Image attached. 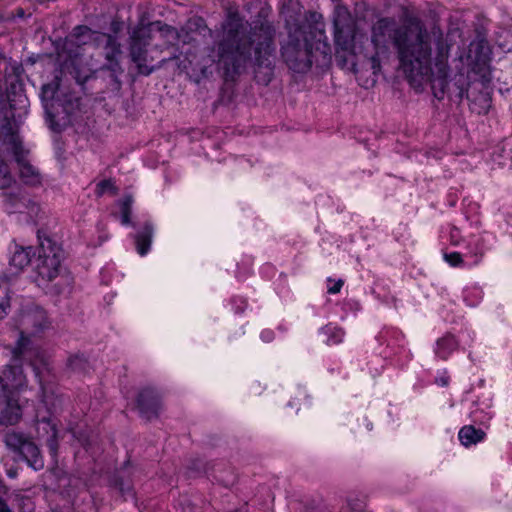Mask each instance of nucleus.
<instances>
[{"mask_svg":"<svg viewBox=\"0 0 512 512\" xmlns=\"http://www.w3.org/2000/svg\"><path fill=\"white\" fill-rule=\"evenodd\" d=\"M154 229L151 223H145L144 227L135 236V243L138 253L145 255L151 246Z\"/></svg>","mask_w":512,"mask_h":512,"instance_id":"6ab92c4d","label":"nucleus"},{"mask_svg":"<svg viewBox=\"0 0 512 512\" xmlns=\"http://www.w3.org/2000/svg\"><path fill=\"white\" fill-rule=\"evenodd\" d=\"M64 109L67 113H71V111L67 107H65Z\"/></svg>","mask_w":512,"mask_h":512,"instance_id":"49530a36","label":"nucleus"},{"mask_svg":"<svg viewBox=\"0 0 512 512\" xmlns=\"http://www.w3.org/2000/svg\"><path fill=\"white\" fill-rule=\"evenodd\" d=\"M59 89V80L57 77L55 79L42 86L41 96L44 101L53 100L57 91Z\"/></svg>","mask_w":512,"mask_h":512,"instance_id":"393cba45","label":"nucleus"},{"mask_svg":"<svg viewBox=\"0 0 512 512\" xmlns=\"http://www.w3.org/2000/svg\"><path fill=\"white\" fill-rule=\"evenodd\" d=\"M22 205L26 207V209L28 210V213L32 217L38 216V213L40 212V206L36 202L27 199L22 202Z\"/></svg>","mask_w":512,"mask_h":512,"instance_id":"7c9ffc66","label":"nucleus"},{"mask_svg":"<svg viewBox=\"0 0 512 512\" xmlns=\"http://www.w3.org/2000/svg\"><path fill=\"white\" fill-rule=\"evenodd\" d=\"M38 361L42 362L40 348L32 347L30 342L25 339L18 341L12 349L11 362L0 374V391L9 395L12 391L21 388L26 382L22 364L29 363L35 367Z\"/></svg>","mask_w":512,"mask_h":512,"instance_id":"7ed1b4c3","label":"nucleus"},{"mask_svg":"<svg viewBox=\"0 0 512 512\" xmlns=\"http://www.w3.org/2000/svg\"><path fill=\"white\" fill-rule=\"evenodd\" d=\"M444 259L451 266H458L463 262L461 254L458 252L446 253V254H444Z\"/></svg>","mask_w":512,"mask_h":512,"instance_id":"2f4dec72","label":"nucleus"},{"mask_svg":"<svg viewBox=\"0 0 512 512\" xmlns=\"http://www.w3.org/2000/svg\"><path fill=\"white\" fill-rule=\"evenodd\" d=\"M61 258L55 255L45 256L37 255L35 260V269L39 277L45 281L54 280L60 273Z\"/></svg>","mask_w":512,"mask_h":512,"instance_id":"9b49d317","label":"nucleus"},{"mask_svg":"<svg viewBox=\"0 0 512 512\" xmlns=\"http://www.w3.org/2000/svg\"><path fill=\"white\" fill-rule=\"evenodd\" d=\"M51 321L44 309L39 306L27 307L21 312L18 318V328L20 329V338L30 342L32 347H37L30 340L29 336L38 335L47 329H50Z\"/></svg>","mask_w":512,"mask_h":512,"instance_id":"6e6552de","label":"nucleus"},{"mask_svg":"<svg viewBox=\"0 0 512 512\" xmlns=\"http://www.w3.org/2000/svg\"><path fill=\"white\" fill-rule=\"evenodd\" d=\"M18 455L35 470H39L44 467V462L38 446L29 439L24 443Z\"/></svg>","mask_w":512,"mask_h":512,"instance_id":"dca6fc26","label":"nucleus"},{"mask_svg":"<svg viewBox=\"0 0 512 512\" xmlns=\"http://www.w3.org/2000/svg\"><path fill=\"white\" fill-rule=\"evenodd\" d=\"M342 285H343V281L338 280L332 287H330L328 289V292L330 294H336V293L340 292Z\"/></svg>","mask_w":512,"mask_h":512,"instance_id":"e433bc0d","label":"nucleus"},{"mask_svg":"<svg viewBox=\"0 0 512 512\" xmlns=\"http://www.w3.org/2000/svg\"><path fill=\"white\" fill-rule=\"evenodd\" d=\"M107 192L111 193L112 195H116L118 192V189L115 186L114 182L110 179L102 180L96 186L97 196H102Z\"/></svg>","mask_w":512,"mask_h":512,"instance_id":"cd10ccee","label":"nucleus"},{"mask_svg":"<svg viewBox=\"0 0 512 512\" xmlns=\"http://www.w3.org/2000/svg\"><path fill=\"white\" fill-rule=\"evenodd\" d=\"M150 38V33L147 29H139L134 32L130 46V55L132 61L137 65L138 72L146 76L150 75L156 69L164 66L168 61L178 60V56L173 55L169 58H163L157 66H149L148 62L153 61V58L148 57L146 49V47L149 45Z\"/></svg>","mask_w":512,"mask_h":512,"instance_id":"423d86ee","label":"nucleus"},{"mask_svg":"<svg viewBox=\"0 0 512 512\" xmlns=\"http://www.w3.org/2000/svg\"><path fill=\"white\" fill-rule=\"evenodd\" d=\"M268 335H270V333H262V336H265V338H268Z\"/></svg>","mask_w":512,"mask_h":512,"instance_id":"79ce46f5","label":"nucleus"},{"mask_svg":"<svg viewBox=\"0 0 512 512\" xmlns=\"http://www.w3.org/2000/svg\"><path fill=\"white\" fill-rule=\"evenodd\" d=\"M0 141L7 145L13 152L15 160L19 168V176L21 180L30 186H38L42 182V176L37 168L30 164L25 156L20 138L13 128L12 123L3 118L0 128Z\"/></svg>","mask_w":512,"mask_h":512,"instance_id":"39448f33","label":"nucleus"},{"mask_svg":"<svg viewBox=\"0 0 512 512\" xmlns=\"http://www.w3.org/2000/svg\"><path fill=\"white\" fill-rule=\"evenodd\" d=\"M68 366L76 372H84L87 367V361L83 355H74L68 359Z\"/></svg>","mask_w":512,"mask_h":512,"instance_id":"c85d7f7f","label":"nucleus"},{"mask_svg":"<svg viewBox=\"0 0 512 512\" xmlns=\"http://www.w3.org/2000/svg\"><path fill=\"white\" fill-rule=\"evenodd\" d=\"M361 508H362V504L361 503H357V504L351 506L352 510H360Z\"/></svg>","mask_w":512,"mask_h":512,"instance_id":"58836bf2","label":"nucleus"},{"mask_svg":"<svg viewBox=\"0 0 512 512\" xmlns=\"http://www.w3.org/2000/svg\"><path fill=\"white\" fill-rule=\"evenodd\" d=\"M137 405L140 413L150 420L158 414L159 395L152 388H145L138 395Z\"/></svg>","mask_w":512,"mask_h":512,"instance_id":"ddd939ff","label":"nucleus"},{"mask_svg":"<svg viewBox=\"0 0 512 512\" xmlns=\"http://www.w3.org/2000/svg\"><path fill=\"white\" fill-rule=\"evenodd\" d=\"M354 23L345 10H338L334 18V37L335 44L343 51H348L353 47L354 42Z\"/></svg>","mask_w":512,"mask_h":512,"instance_id":"9d476101","label":"nucleus"},{"mask_svg":"<svg viewBox=\"0 0 512 512\" xmlns=\"http://www.w3.org/2000/svg\"><path fill=\"white\" fill-rule=\"evenodd\" d=\"M27 500L17 491H10L0 479V512H13L15 506H19L21 501Z\"/></svg>","mask_w":512,"mask_h":512,"instance_id":"2eb2a0df","label":"nucleus"},{"mask_svg":"<svg viewBox=\"0 0 512 512\" xmlns=\"http://www.w3.org/2000/svg\"><path fill=\"white\" fill-rule=\"evenodd\" d=\"M436 383L441 386H447L449 384V377L444 374L436 379Z\"/></svg>","mask_w":512,"mask_h":512,"instance_id":"4c0bfd02","label":"nucleus"},{"mask_svg":"<svg viewBox=\"0 0 512 512\" xmlns=\"http://www.w3.org/2000/svg\"><path fill=\"white\" fill-rule=\"evenodd\" d=\"M268 335H270V333H262V336H265V338H268Z\"/></svg>","mask_w":512,"mask_h":512,"instance_id":"37998d69","label":"nucleus"},{"mask_svg":"<svg viewBox=\"0 0 512 512\" xmlns=\"http://www.w3.org/2000/svg\"><path fill=\"white\" fill-rule=\"evenodd\" d=\"M452 238H457V235H454V232L451 233Z\"/></svg>","mask_w":512,"mask_h":512,"instance_id":"c03bdc74","label":"nucleus"},{"mask_svg":"<svg viewBox=\"0 0 512 512\" xmlns=\"http://www.w3.org/2000/svg\"><path fill=\"white\" fill-rule=\"evenodd\" d=\"M132 203H133V198L131 195H126L124 197V199L121 201V212H122L121 222L124 225L130 224Z\"/></svg>","mask_w":512,"mask_h":512,"instance_id":"a878e982","label":"nucleus"},{"mask_svg":"<svg viewBox=\"0 0 512 512\" xmlns=\"http://www.w3.org/2000/svg\"><path fill=\"white\" fill-rule=\"evenodd\" d=\"M47 120L49 122V127L53 130V131H60V125H58L55 120H54V116L52 115L51 112H49L47 110Z\"/></svg>","mask_w":512,"mask_h":512,"instance_id":"f704fd0d","label":"nucleus"},{"mask_svg":"<svg viewBox=\"0 0 512 512\" xmlns=\"http://www.w3.org/2000/svg\"><path fill=\"white\" fill-rule=\"evenodd\" d=\"M32 247H18L15 246V250L10 258V265L13 266L17 271H21L31 262Z\"/></svg>","mask_w":512,"mask_h":512,"instance_id":"aec40b11","label":"nucleus"},{"mask_svg":"<svg viewBox=\"0 0 512 512\" xmlns=\"http://www.w3.org/2000/svg\"><path fill=\"white\" fill-rule=\"evenodd\" d=\"M391 42L396 49L400 66L407 78L420 84L428 79L433 95L442 100L447 92L446 76L450 44L439 28L428 30L418 19L398 25L393 18H381L372 27V43L376 54L371 67H380L378 55L387 50Z\"/></svg>","mask_w":512,"mask_h":512,"instance_id":"f257e3e1","label":"nucleus"},{"mask_svg":"<svg viewBox=\"0 0 512 512\" xmlns=\"http://www.w3.org/2000/svg\"><path fill=\"white\" fill-rule=\"evenodd\" d=\"M121 54L120 44L111 35H105V58L109 62L107 68L113 72L120 70L118 56Z\"/></svg>","mask_w":512,"mask_h":512,"instance_id":"f3484780","label":"nucleus"},{"mask_svg":"<svg viewBox=\"0 0 512 512\" xmlns=\"http://www.w3.org/2000/svg\"><path fill=\"white\" fill-rule=\"evenodd\" d=\"M37 238L39 241L37 255L44 253L45 256L55 255L60 258L62 257L61 247L45 231L38 230Z\"/></svg>","mask_w":512,"mask_h":512,"instance_id":"a211bd4d","label":"nucleus"},{"mask_svg":"<svg viewBox=\"0 0 512 512\" xmlns=\"http://www.w3.org/2000/svg\"><path fill=\"white\" fill-rule=\"evenodd\" d=\"M344 332L341 329H334L332 336L329 338V342L337 344L341 342Z\"/></svg>","mask_w":512,"mask_h":512,"instance_id":"72a5a7b5","label":"nucleus"},{"mask_svg":"<svg viewBox=\"0 0 512 512\" xmlns=\"http://www.w3.org/2000/svg\"><path fill=\"white\" fill-rule=\"evenodd\" d=\"M27 439L28 438L21 433L9 431L5 434L4 442L10 450L18 454Z\"/></svg>","mask_w":512,"mask_h":512,"instance_id":"4be33fe9","label":"nucleus"},{"mask_svg":"<svg viewBox=\"0 0 512 512\" xmlns=\"http://www.w3.org/2000/svg\"><path fill=\"white\" fill-rule=\"evenodd\" d=\"M274 36L275 30L268 23H261L247 33L242 24L229 22L214 48L215 61L225 79L233 80L251 63L256 73L262 68L267 70L264 81L269 82L276 51Z\"/></svg>","mask_w":512,"mask_h":512,"instance_id":"f03ea898","label":"nucleus"},{"mask_svg":"<svg viewBox=\"0 0 512 512\" xmlns=\"http://www.w3.org/2000/svg\"><path fill=\"white\" fill-rule=\"evenodd\" d=\"M489 54L490 48L485 40L472 41L468 47L467 55L459 54L453 60L454 69L456 70V66L459 68L463 67L467 71V75L472 70L476 73H481L485 77L490 59Z\"/></svg>","mask_w":512,"mask_h":512,"instance_id":"0eeeda50","label":"nucleus"},{"mask_svg":"<svg viewBox=\"0 0 512 512\" xmlns=\"http://www.w3.org/2000/svg\"><path fill=\"white\" fill-rule=\"evenodd\" d=\"M282 56L289 68L295 72H306L312 66L310 49L306 39L303 43L298 39H291L287 45L282 47Z\"/></svg>","mask_w":512,"mask_h":512,"instance_id":"1a4fd4ad","label":"nucleus"},{"mask_svg":"<svg viewBox=\"0 0 512 512\" xmlns=\"http://www.w3.org/2000/svg\"><path fill=\"white\" fill-rule=\"evenodd\" d=\"M36 431L39 439H43L52 456L58 452V430L52 419L43 418L37 421Z\"/></svg>","mask_w":512,"mask_h":512,"instance_id":"f8f14e48","label":"nucleus"},{"mask_svg":"<svg viewBox=\"0 0 512 512\" xmlns=\"http://www.w3.org/2000/svg\"><path fill=\"white\" fill-rule=\"evenodd\" d=\"M188 37V34L185 33V38L183 39V43H188L190 40L186 39Z\"/></svg>","mask_w":512,"mask_h":512,"instance_id":"ea45409f","label":"nucleus"},{"mask_svg":"<svg viewBox=\"0 0 512 512\" xmlns=\"http://www.w3.org/2000/svg\"><path fill=\"white\" fill-rule=\"evenodd\" d=\"M93 32L86 26H78L74 29L73 36L76 37L78 45L86 44L91 39Z\"/></svg>","mask_w":512,"mask_h":512,"instance_id":"bb28decb","label":"nucleus"},{"mask_svg":"<svg viewBox=\"0 0 512 512\" xmlns=\"http://www.w3.org/2000/svg\"><path fill=\"white\" fill-rule=\"evenodd\" d=\"M20 418V407L9 395L0 391V424H14Z\"/></svg>","mask_w":512,"mask_h":512,"instance_id":"4468645a","label":"nucleus"},{"mask_svg":"<svg viewBox=\"0 0 512 512\" xmlns=\"http://www.w3.org/2000/svg\"><path fill=\"white\" fill-rule=\"evenodd\" d=\"M9 278L7 275H0V319L4 318L7 315V310L9 308V297H8V287L7 282Z\"/></svg>","mask_w":512,"mask_h":512,"instance_id":"5701e85b","label":"nucleus"},{"mask_svg":"<svg viewBox=\"0 0 512 512\" xmlns=\"http://www.w3.org/2000/svg\"><path fill=\"white\" fill-rule=\"evenodd\" d=\"M117 486L123 496H133V490L129 484L125 485L123 481L120 480L117 481Z\"/></svg>","mask_w":512,"mask_h":512,"instance_id":"473e14b6","label":"nucleus"},{"mask_svg":"<svg viewBox=\"0 0 512 512\" xmlns=\"http://www.w3.org/2000/svg\"><path fill=\"white\" fill-rule=\"evenodd\" d=\"M1 175H2L5 179H6V178H8V180H11V177H8V175H9V171H8V170H7V174H6V176H4L3 174H1Z\"/></svg>","mask_w":512,"mask_h":512,"instance_id":"a19ab883","label":"nucleus"},{"mask_svg":"<svg viewBox=\"0 0 512 512\" xmlns=\"http://www.w3.org/2000/svg\"><path fill=\"white\" fill-rule=\"evenodd\" d=\"M42 392H43V395H42L43 399L42 400H43L44 404L46 406H51L50 409H53L54 412H57L58 407H57L56 402H58V404H61L62 403V399L57 397L55 399V401H54L53 398H52L53 393L52 392L49 393L46 390V388H44L43 386H42Z\"/></svg>","mask_w":512,"mask_h":512,"instance_id":"c756f323","label":"nucleus"},{"mask_svg":"<svg viewBox=\"0 0 512 512\" xmlns=\"http://www.w3.org/2000/svg\"><path fill=\"white\" fill-rule=\"evenodd\" d=\"M485 436L481 429H476L473 426H464L459 431V439L464 446H470L480 442Z\"/></svg>","mask_w":512,"mask_h":512,"instance_id":"412c9836","label":"nucleus"},{"mask_svg":"<svg viewBox=\"0 0 512 512\" xmlns=\"http://www.w3.org/2000/svg\"><path fill=\"white\" fill-rule=\"evenodd\" d=\"M456 347V341L453 336H446L437 342V355L446 359L452 350Z\"/></svg>","mask_w":512,"mask_h":512,"instance_id":"b1692460","label":"nucleus"},{"mask_svg":"<svg viewBox=\"0 0 512 512\" xmlns=\"http://www.w3.org/2000/svg\"><path fill=\"white\" fill-rule=\"evenodd\" d=\"M163 31L166 33L167 36H169L171 38H179V37H181L179 32L175 28H172L170 26H166Z\"/></svg>","mask_w":512,"mask_h":512,"instance_id":"c9c22d12","label":"nucleus"},{"mask_svg":"<svg viewBox=\"0 0 512 512\" xmlns=\"http://www.w3.org/2000/svg\"><path fill=\"white\" fill-rule=\"evenodd\" d=\"M451 66L448 64V71L446 76L447 92H445L443 98L447 96L450 100L455 102H461L466 97L471 103V110L477 114L488 113L491 106V97L489 92L480 91L477 96H471L468 93L470 86L469 75L467 71L461 67L456 66V72L453 77H450Z\"/></svg>","mask_w":512,"mask_h":512,"instance_id":"20e7f679","label":"nucleus"},{"mask_svg":"<svg viewBox=\"0 0 512 512\" xmlns=\"http://www.w3.org/2000/svg\"><path fill=\"white\" fill-rule=\"evenodd\" d=\"M452 238H457V235H454V232L451 233Z\"/></svg>","mask_w":512,"mask_h":512,"instance_id":"a18cd8bd","label":"nucleus"}]
</instances>
